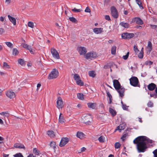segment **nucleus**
Segmentation results:
<instances>
[{
  "mask_svg": "<svg viewBox=\"0 0 157 157\" xmlns=\"http://www.w3.org/2000/svg\"><path fill=\"white\" fill-rule=\"evenodd\" d=\"M97 56V54L95 52H91L86 54L85 56L86 59H92V58H96Z\"/></svg>",
  "mask_w": 157,
  "mask_h": 157,
  "instance_id": "39448f33",
  "label": "nucleus"
},
{
  "mask_svg": "<svg viewBox=\"0 0 157 157\" xmlns=\"http://www.w3.org/2000/svg\"><path fill=\"white\" fill-rule=\"evenodd\" d=\"M116 47L115 46H113L111 48V54L114 55L116 52Z\"/></svg>",
  "mask_w": 157,
  "mask_h": 157,
  "instance_id": "c85d7f7f",
  "label": "nucleus"
},
{
  "mask_svg": "<svg viewBox=\"0 0 157 157\" xmlns=\"http://www.w3.org/2000/svg\"><path fill=\"white\" fill-rule=\"evenodd\" d=\"M18 62L19 64L21 65H23L24 64L25 62L23 59H19L18 60Z\"/></svg>",
  "mask_w": 157,
  "mask_h": 157,
  "instance_id": "a19ab883",
  "label": "nucleus"
},
{
  "mask_svg": "<svg viewBox=\"0 0 157 157\" xmlns=\"http://www.w3.org/2000/svg\"><path fill=\"white\" fill-rule=\"evenodd\" d=\"M115 147L116 149H118L121 147V144L119 142H116L115 144Z\"/></svg>",
  "mask_w": 157,
  "mask_h": 157,
  "instance_id": "79ce46f5",
  "label": "nucleus"
},
{
  "mask_svg": "<svg viewBox=\"0 0 157 157\" xmlns=\"http://www.w3.org/2000/svg\"><path fill=\"white\" fill-rule=\"evenodd\" d=\"M72 10L75 13L80 12L81 10V9H76L75 8Z\"/></svg>",
  "mask_w": 157,
  "mask_h": 157,
  "instance_id": "a18cd8bd",
  "label": "nucleus"
},
{
  "mask_svg": "<svg viewBox=\"0 0 157 157\" xmlns=\"http://www.w3.org/2000/svg\"><path fill=\"white\" fill-rule=\"evenodd\" d=\"M136 1L137 3L138 4V5L139 6L140 8L141 9H143V7L142 6V2L140 0H136Z\"/></svg>",
  "mask_w": 157,
  "mask_h": 157,
  "instance_id": "4c0bfd02",
  "label": "nucleus"
},
{
  "mask_svg": "<svg viewBox=\"0 0 157 157\" xmlns=\"http://www.w3.org/2000/svg\"><path fill=\"white\" fill-rule=\"evenodd\" d=\"M76 136L79 138L82 139L84 137L85 135L82 132H78L77 133Z\"/></svg>",
  "mask_w": 157,
  "mask_h": 157,
  "instance_id": "4be33fe9",
  "label": "nucleus"
},
{
  "mask_svg": "<svg viewBox=\"0 0 157 157\" xmlns=\"http://www.w3.org/2000/svg\"><path fill=\"white\" fill-rule=\"evenodd\" d=\"M86 150V148L84 147H83L81 149V151L79 152V153H81L82 152L85 151Z\"/></svg>",
  "mask_w": 157,
  "mask_h": 157,
  "instance_id": "0e129e2a",
  "label": "nucleus"
},
{
  "mask_svg": "<svg viewBox=\"0 0 157 157\" xmlns=\"http://www.w3.org/2000/svg\"><path fill=\"white\" fill-rule=\"evenodd\" d=\"M85 11L86 12H90V9L88 7H87L85 10Z\"/></svg>",
  "mask_w": 157,
  "mask_h": 157,
  "instance_id": "e2e57ef3",
  "label": "nucleus"
},
{
  "mask_svg": "<svg viewBox=\"0 0 157 157\" xmlns=\"http://www.w3.org/2000/svg\"><path fill=\"white\" fill-rule=\"evenodd\" d=\"M82 119L83 122L86 125H90L92 120V118L90 115L86 114L82 117Z\"/></svg>",
  "mask_w": 157,
  "mask_h": 157,
  "instance_id": "f03ea898",
  "label": "nucleus"
},
{
  "mask_svg": "<svg viewBox=\"0 0 157 157\" xmlns=\"http://www.w3.org/2000/svg\"><path fill=\"white\" fill-rule=\"evenodd\" d=\"M122 108L123 109L125 110H126L128 109V106H126L125 105H124V104H123V105L122 106Z\"/></svg>",
  "mask_w": 157,
  "mask_h": 157,
  "instance_id": "864d4df0",
  "label": "nucleus"
},
{
  "mask_svg": "<svg viewBox=\"0 0 157 157\" xmlns=\"http://www.w3.org/2000/svg\"><path fill=\"white\" fill-rule=\"evenodd\" d=\"M87 105L88 107L90 109H95L96 107L97 104L95 103L89 102Z\"/></svg>",
  "mask_w": 157,
  "mask_h": 157,
  "instance_id": "f3484780",
  "label": "nucleus"
},
{
  "mask_svg": "<svg viewBox=\"0 0 157 157\" xmlns=\"http://www.w3.org/2000/svg\"><path fill=\"white\" fill-rule=\"evenodd\" d=\"M73 78L76 81V84L77 85H80L81 84H79V83H78V81L79 80L80 81V77L77 74H75L74 75Z\"/></svg>",
  "mask_w": 157,
  "mask_h": 157,
  "instance_id": "aec40b11",
  "label": "nucleus"
},
{
  "mask_svg": "<svg viewBox=\"0 0 157 157\" xmlns=\"http://www.w3.org/2000/svg\"><path fill=\"white\" fill-rule=\"evenodd\" d=\"M113 84L115 89L118 90L119 88H120L121 85L118 80L114 79L113 80Z\"/></svg>",
  "mask_w": 157,
  "mask_h": 157,
  "instance_id": "ddd939ff",
  "label": "nucleus"
},
{
  "mask_svg": "<svg viewBox=\"0 0 157 157\" xmlns=\"http://www.w3.org/2000/svg\"><path fill=\"white\" fill-rule=\"evenodd\" d=\"M98 140L100 142L103 143L105 142V138L104 136H101L98 138Z\"/></svg>",
  "mask_w": 157,
  "mask_h": 157,
  "instance_id": "f704fd0d",
  "label": "nucleus"
},
{
  "mask_svg": "<svg viewBox=\"0 0 157 157\" xmlns=\"http://www.w3.org/2000/svg\"><path fill=\"white\" fill-rule=\"evenodd\" d=\"M150 26L151 27V28L153 29H155L156 28L157 25H150Z\"/></svg>",
  "mask_w": 157,
  "mask_h": 157,
  "instance_id": "69168bd1",
  "label": "nucleus"
},
{
  "mask_svg": "<svg viewBox=\"0 0 157 157\" xmlns=\"http://www.w3.org/2000/svg\"><path fill=\"white\" fill-rule=\"evenodd\" d=\"M28 25L29 27L31 28H33L34 26V23L32 21L28 22Z\"/></svg>",
  "mask_w": 157,
  "mask_h": 157,
  "instance_id": "ea45409f",
  "label": "nucleus"
},
{
  "mask_svg": "<svg viewBox=\"0 0 157 157\" xmlns=\"http://www.w3.org/2000/svg\"><path fill=\"white\" fill-rule=\"evenodd\" d=\"M147 106L148 107H151L153 106V104L151 101H149L147 104Z\"/></svg>",
  "mask_w": 157,
  "mask_h": 157,
  "instance_id": "de8ad7c7",
  "label": "nucleus"
},
{
  "mask_svg": "<svg viewBox=\"0 0 157 157\" xmlns=\"http://www.w3.org/2000/svg\"><path fill=\"white\" fill-rule=\"evenodd\" d=\"M109 112L110 113H111L113 116H115L116 114V111L111 108H109Z\"/></svg>",
  "mask_w": 157,
  "mask_h": 157,
  "instance_id": "a878e982",
  "label": "nucleus"
},
{
  "mask_svg": "<svg viewBox=\"0 0 157 157\" xmlns=\"http://www.w3.org/2000/svg\"><path fill=\"white\" fill-rule=\"evenodd\" d=\"M133 142L136 144V149L138 152H144L146 151L148 143H151L152 141L145 136H140L135 139Z\"/></svg>",
  "mask_w": 157,
  "mask_h": 157,
  "instance_id": "f257e3e1",
  "label": "nucleus"
},
{
  "mask_svg": "<svg viewBox=\"0 0 157 157\" xmlns=\"http://www.w3.org/2000/svg\"><path fill=\"white\" fill-rule=\"evenodd\" d=\"M116 90L119 93L120 96L122 97L124 96V88L121 87L120 88H119L118 90Z\"/></svg>",
  "mask_w": 157,
  "mask_h": 157,
  "instance_id": "6ab92c4d",
  "label": "nucleus"
},
{
  "mask_svg": "<svg viewBox=\"0 0 157 157\" xmlns=\"http://www.w3.org/2000/svg\"><path fill=\"white\" fill-rule=\"evenodd\" d=\"M156 85L155 84L151 83L147 86V88L149 90L152 91L156 88Z\"/></svg>",
  "mask_w": 157,
  "mask_h": 157,
  "instance_id": "dca6fc26",
  "label": "nucleus"
},
{
  "mask_svg": "<svg viewBox=\"0 0 157 157\" xmlns=\"http://www.w3.org/2000/svg\"><path fill=\"white\" fill-rule=\"evenodd\" d=\"M51 52L54 58L58 59L59 58V55L57 50L54 48H52L51 49Z\"/></svg>",
  "mask_w": 157,
  "mask_h": 157,
  "instance_id": "6e6552de",
  "label": "nucleus"
},
{
  "mask_svg": "<svg viewBox=\"0 0 157 157\" xmlns=\"http://www.w3.org/2000/svg\"><path fill=\"white\" fill-rule=\"evenodd\" d=\"M10 2V0H6L5 3L7 4H9Z\"/></svg>",
  "mask_w": 157,
  "mask_h": 157,
  "instance_id": "338daca9",
  "label": "nucleus"
},
{
  "mask_svg": "<svg viewBox=\"0 0 157 157\" xmlns=\"http://www.w3.org/2000/svg\"><path fill=\"white\" fill-rule=\"evenodd\" d=\"M107 96L109 98H112V96L109 91H106Z\"/></svg>",
  "mask_w": 157,
  "mask_h": 157,
  "instance_id": "052dcab7",
  "label": "nucleus"
},
{
  "mask_svg": "<svg viewBox=\"0 0 157 157\" xmlns=\"http://www.w3.org/2000/svg\"><path fill=\"white\" fill-rule=\"evenodd\" d=\"M59 75L58 70L56 68L53 69L49 74L48 79H49L56 78Z\"/></svg>",
  "mask_w": 157,
  "mask_h": 157,
  "instance_id": "20e7f679",
  "label": "nucleus"
},
{
  "mask_svg": "<svg viewBox=\"0 0 157 157\" xmlns=\"http://www.w3.org/2000/svg\"><path fill=\"white\" fill-rule=\"evenodd\" d=\"M19 52L18 50L16 48H13V54L14 56H16L17 55Z\"/></svg>",
  "mask_w": 157,
  "mask_h": 157,
  "instance_id": "72a5a7b5",
  "label": "nucleus"
},
{
  "mask_svg": "<svg viewBox=\"0 0 157 157\" xmlns=\"http://www.w3.org/2000/svg\"><path fill=\"white\" fill-rule=\"evenodd\" d=\"M69 139L67 138H63L61 139L60 143L59 146L63 147L68 142Z\"/></svg>",
  "mask_w": 157,
  "mask_h": 157,
  "instance_id": "f8f14e48",
  "label": "nucleus"
},
{
  "mask_svg": "<svg viewBox=\"0 0 157 157\" xmlns=\"http://www.w3.org/2000/svg\"><path fill=\"white\" fill-rule=\"evenodd\" d=\"M134 50L135 52H138L139 51L136 45H134L133 47Z\"/></svg>",
  "mask_w": 157,
  "mask_h": 157,
  "instance_id": "13d9d810",
  "label": "nucleus"
},
{
  "mask_svg": "<svg viewBox=\"0 0 157 157\" xmlns=\"http://www.w3.org/2000/svg\"><path fill=\"white\" fill-rule=\"evenodd\" d=\"M27 157H35L33 154L29 155Z\"/></svg>",
  "mask_w": 157,
  "mask_h": 157,
  "instance_id": "774afa93",
  "label": "nucleus"
},
{
  "mask_svg": "<svg viewBox=\"0 0 157 157\" xmlns=\"http://www.w3.org/2000/svg\"><path fill=\"white\" fill-rule=\"evenodd\" d=\"M29 48H30V49L28 50H29L30 53L32 54H33L35 52V51L31 48V46Z\"/></svg>",
  "mask_w": 157,
  "mask_h": 157,
  "instance_id": "6e6d98bb",
  "label": "nucleus"
},
{
  "mask_svg": "<svg viewBox=\"0 0 157 157\" xmlns=\"http://www.w3.org/2000/svg\"><path fill=\"white\" fill-rule=\"evenodd\" d=\"M144 56V52H141L138 54V57L140 59L143 58Z\"/></svg>",
  "mask_w": 157,
  "mask_h": 157,
  "instance_id": "c03bdc74",
  "label": "nucleus"
},
{
  "mask_svg": "<svg viewBox=\"0 0 157 157\" xmlns=\"http://www.w3.org/2000/svg\"><path fill=\"white\" fill-rule=\"evenodd\" d=\"M153 62L150 61H147L145 62V64L146 65H150L153 64Z\"/></svg>",
  "mask_w": 157,
  "mask_h": 157,
  "instance_id": "49530a36",
  "label": "nucleus"
},
{
  "mask_svg": "<svg viewBox=\"0 0 157 157\" xmlns=\"http://www.w3.org/2000/svg\"><path fill=\"white\" fill-rule=\"evenodd\" d=\"M147 48L148 49L149 52H150L152 49V45L151 42L150 41L148 42V45Z\"/></svg>",
  "mask_w": 157,
  "mask_h": 157,
  "instance_id": "cd10ccee",
  "label": "nucleus"
},
{
  "mask_svg": "<svg viewBox=\"0 0 157 157\" xmlns=\"http://www.w3.org/2000/svg\"><path fill=\"white\" fill-rule=\"evenodd\" d=\"M78 98L81 100H82L84 99L83 95L82 94L78 93L77 94Z\"/></svg>",
  "mask_w": 157,
  "mask_h": 157,
  "instance_id": "e433bc0d",
  "label": "nucleus"
},
{
  "mask_svg": "<svg viewBox=\"0 0 157 157\" xmlns=\"http://www.w3.org/2000/svg\"><path fill=\"white\" fill-rule=\"evenodd\" d=\"M77 50L81 55H84L87 52L86 49L84 47H78Z\"/></svg>",
  "mask_w": 157,
  "mask_h": 157,
  "instance_id": "1a4fd4ad",
  "label": "nucleus"
},
{
  "mask_svg": "<svg viewBox=\"0 0 157 157\" xmlns=\"http://www.w3.org/2000/svg\"><path fill=\"white\" fill-rule=\"evenodd\" d=\"M132 22H135L138 25H142L143 22L142 20L139 17H135L132 20Z\"/></svg>",
  "mask_w": 157,
  "mask_h": 157,
  "instance_id": "4468645a",
  "label": "nucleus"
},
{
  "mask_svg": "<svg viewBox=\"0 0 157 157\" xmlns=\"http://www.w3.org/2000/svg\"><path fill=\"white\" fill-rule=\"evenodd\" d=\"M105 19L108 21H109L110 19V18L109 15H106L105 16Z\"/></svg>",
  "mask_w": 157,
  "mask_h": 157,
  "instance_id": "bf43d9fd",
  "label": "nucleus"
},
{
  "mask_svg": "<svg viewBox=\"0 0 157 157\" xmlns=\"http://www.w3.org/2000/svg\"><path fill=\"white\" fill-rule=\"evenodd\" d=\"M120 25L126 28H128L129 27V25L127 23L121 22L120 23Z\"/></svg>",
  "mask_w": 157,
  "mask_h": 157,
  "instance_id": "393cba45",
  "label": "nucleus"
},
{
  "mask_svg": "<svg viewBox=\"0 0 157 157\" xmlns=\"http://www.w3.org/2000/svg\"><path fill=\"white\" fill-rule=\"evenodd\" d=\"M8 17L9 18V20L14 25H16V20L15 18L13 17L10 16V15H8Z\"/></svg>",
  "mask_w": 157,
  "mask_h": 157,
  "instance_id": "412c9836",
  "label": "nucleus"
},
{
  "mask_svg": "<svg viewBox=\"0 0 157 157\" xmlns=\"http://www.w3.org/2000/svg\"><path fill=\"white\" fill-rule=\"evenodd\" d=\"M59 122L61 123H63L65 121V120L61 113L59 115Z\"/></svg>",
  "mask_w": 157,
  "mask_h": 157,
  "instance_id": "b1692460",
  "label": "nucleus"
},
{
  "mask_svg": "<svg viewBox=\"0 0 157 157\" xmlns=\"http://www.w3.org/2000/svg\"><path fill=\"white\" fill-rule=\"evenodd\" d=\"M33 152L36 155H38L39 154V151L36 148H35L34 149Z\"/></svg>",
  "mask_w": 157,
  "mask_h": 157,
  "instance_id": "4d7b16f0",
  "label": "nucleus"
},
{
  "mask_svg": "<svg viewBox=\"0 0 157 157\" xmlns=\"http://www.w3.org/2000/svg\"><path fill=\"white\" fill-rule=\"evenodd\" d=\"M0 114L7 117L9 116V114L7 112H2L0 113Z\"/></svg>",
  "mask_w": 157,
  "mask_h": 157,
  "instance_id": "37998d69",
  "label": "nucleus"
},
{
  "mask_svg": "<svg viewBox=\"0 0 157 157\" xmlns=\"http://www.w3.org/2000/svg\"><path fill=\"white\" fill-rule=\"evenodd\" d=\"M153 153L154 155V157H157V149L154 150Z\"/></svg>",
  "mask_w": 157,
  "mask_h": 157,
  "instance_id": "603ef678",
  "label": "nucleus"
},
{
  "mask_svg": "<svg viewBox=\"0 0 157 157\" xmlns=\"http://www.w3.org/2000/svg\"><path fill=\"white\" fill-rule=\"evenodd\" d=\"M5 43L10 48H12L13 47V44L10 42H5Z\"/></svg>",
  "mask_w": 157,
  "mask_h": 157,
  "instance_id": "c756f323",
  "label": "nucleus"
},
{
  "mask_svg": "<svg viewBox=\"0 0 157 157\" xmlns=\"http://www.w3.org/2000/svg\"><path fill=\"white\" fill-rule=\"evenodd\" d=\"M47 134L51 138H53L55 136L54 132L52 130H49L47 132Z\"/></svg>",
  "mask_w": 157,
  "mask_h": 157,
  "instance_id": "5701e85b",
  "label": "nucleus"
},
{
  "mask_svg": "<svg viewBox=\"0 0 157 157\" xmlns=\"http://www.w3.org/2000/svg\"><path fill=\"white\" fill-rule=\"evenodd\" d=\"M125 128V124H121L117 127L116 129H115V132L117 130H118L120 132L121 130L124 129Z\"/></svg>",
  "mask_w": 157,
  "mask_h": 157,
  "instance_id": "2eb2a0df",
  "label": "nucleus"
},
{
  "mask_svg": "<svg viewBox=\"0 0 157 157\" xmlns=\"http://www.w3.org/2000/svg\"><path fill=\"white\" fill-rule=\"evenodd\" d=\"M5 30L3 28H0V35H2L5 33Z\"/></svg>",
  "mask_w": 157,
  "mask_h": 157,
  "instance_id": "3c124183",
  "label": "nucleus"
},
{
  "mask_svg": "<svg viewBox=\"0 0 157 157\" xmlns=\"http://www.w3.org/2000/svg\"><path fill=\"white\" fill-rule=\"evenodd\" d=\"M134 36L133 33H125L121 34V37L124 39H129L132 38Z\"/></svg>",
  "mask_w": 157,
  "mask_h": 157,
  "instance_id": "0eeeda50",
  "label": "nucleus"
},
{
  "mask_svg": "<svg viewBox=\"0 0 157 157\" xmlns=\"http://www.w3.org/2000/svg\"><path fill=\"white\" fill-rule=\"evenodd\" d=\"M150 96L151 97H153L155 98H157V95L156 94H151Z\"/></svg>",
  "mask_w": 157,
  "mask_h": 157,
  "instance_id": "5fc2aeb1",
  "label": "nucleus"
},
{
  "mask_svg": "<svg viewBox=\"0 0 157 157\" xmlns=\"http://www.w3.org/2000/svg\"><path fill=\"white\" fill-rule=\"evenodd\" d=\"M103 29L102 28H95L93 29V32L96 34H100L103 32Z\"/></svg>",
  "mask_w": 157,
  "mask_h": 157,
  "instance_id": "a211bd4d",
  "label": "nucleus"
},
{
  "mask_svg": "<svg viewBox=\"0 0 157 157\" xmlns=\"http://www.w3.org/2000/svg\"><path fill=\"white\" fill-rule=\"evenodd\" d=\"M14 146L16 148H23L24 147V145H21L19 144H15L14 145Z\"/></svg>",
  "mask_w": 157,
  "mask_h": 157,
  "instance_id": "c9c22d12",
  "label": "nucleus"
},
{
  "mask_svg": "<svg viewBox=\"0 0 157 157\" xmlns=\"http://www.w3.org/2000/svg\"><path fill=\"white\" fill-rule=\"evenodd\" d=\"M50 146L52 148L55 149L56 148V144L55 142L54 141H52L50 144Z\"/></svg>",
  "mask_w": 157,
  "mask_h": 157,
  "instance_id": "473e14b6",
  "label": "nucleus"
},
{
  "mask_svg": "<svg viewBox=\"0 0 157 157\" xmlns=\"http://www.w3.org/2000/svg\"><path fill=\"white\" fill-rule=\"evenodd\" d=\"M21 45L24 48H26L27 49H29L31 47L30 46H29L27 44L22 43L21 44Z\"/></svg>",
  "mask_w": 157,
  "mask_h": 157,
  "instance_id": "7c9ffc66",
  "label": "nucleus"
},
{
  "mask_svg": "<svg viewBox=\"0 0 157 157\" xmlns=\"http://www.w3.org/2000/svg\"><path fill=\"white\" fill-rule=\"evenodd\" d=\"M56 106L58 109H62L64 106V104L62 98L59 97L56 101Z\"/></svg>",
  "mask_w": 157,
  "mask_h": 157,
  "instance_id": "423d86ee",
  "label": "nucleus"
},
{
  "mask_svg": "<svg viewBox=\"0 0 157 157\" xmlns=\"http://www.w3.org/2000/svg\"><path fill=\"white\" fill-rule=\"evenodd\" d=\"M129 54V52H128L125 55L123 56V58L124 60L127 59L128 57Z\"/></svg>",
  "mask_w": 157,
  "mask_h": 157,
  "instance_id": "09e8293b",
  "label": "nucleus"
},
{
  "mask_svg": "<svg viewBox=\"0 0 157 157\" xmlns=\"http://www.w3.org/2000/svg\"><path fill=\"white\" fill-rule=\"evenodd\" d=\"M3 68L5 69H8L10 68V67L7 63L4 62L3 63Z\"/></svg>",
  "mask_w": 157,
  "mask_h": 157,
  "instance_id": "bb28decb",
  "label": "nucleus"
},
{
  "mask_svg": "<svg viewBox=\"0 0 157 157\" xmlns=\"http://www.w3.org/2000/svg\"><path fill=\"white\" fill-rule=\"evenodd\" d=\"M14 156V157H23L21 154L20 153L16 154Z\"/></svg>",
  "mask_w": 157,
  "mask_h": 157,
  "instance_id": "8fccbe9b",
  "label": "nucleus"
},
{
  "mask_svg": "<svg viewBox=\"0 0 157 157\" xmlns=\"http://www.w3.org/2000/svg\"><path fill=\"white\" fill-rule=\"evenodd\" d=\"M111 13L113 17L115 18H117L118 17V12L116 8L113 6L111 8Z\"/></svg>",
  "mask_w": 157,
  "mask_h": 157,
  "instance_id": "9d476101",
  "label": "nucleus"
},
{
  "mask_svg": "<svg viewBox=\"0 0 157 157\" xmlns=\"http://www.w3.org/2000/svg\"><path fill=\"white\" fill-rule=\"evenodd\" d=\"M88 74L91 77L93 78L94 77L95 75V72L93 71H89L88 72Z\"/></svg>",
  "mask_w": 157,
  "mask_h": 157,
  "instance_id": "2f4dec72",
  "label": "nucleus"
},
{
  "mask_svg": "<svg viewBox=\"0 0 157 157\" xmlns=\"http://www.w3.org/2000/svg\"><path fill=\"white\" fill-rule=\"evenodd\" d=\"M129 80L130 84L132 86L135 87H140L139 80L137 77H132L129 79Z\"/></svg>",
  "mask_w": 157,
  "mask_h": 157,
  "instance_id": "7ed1b4c3",
  "label": "nucleus"
},
{
  "mask_svg": "<svg viewBox=\"0 0 157 157\" xmlns=\"http://www.w3.org/2000/svg\"><path fill=\"white\" fill-rule=\"evenodd\" d=\"M69 20L71 22L74 23H77L78 21L76 19L73 17H71L69 18Z\"/></svg>",
  "mask_w": 157,
  "mask_h": 157,
  "instance_id": "58836bf2",
  "label": "nucleus"
},
{
  "mask_svg": "<svg viewBox=\"0 0 157 157\" xmlns=\"http://www.w3.org/2000/svg\"><path fill=\"white\" fill-rule=\"evenodd\" d=\"M78 83H79V84H81L80 85H79L80 86H83L84 85V83L80 79V80L78 81Z\"/></svg>",
  "mask_w": 157,
  "mask_h": 157,
  "instance_id": "680f3d73",
  "label": "nucleus"
},
{
  "mask_svg": "<svg viewBox=\"0 0 157 157\" xmlns=\"http://www.w3.org/2000/svg\"><path fill=\"white\" fill-rule=\"evenodd\" d=\"M6 94L7 97L10 99L15 98L16 96L15 94L11 90L7 91L6 92Z\"/></svg>",
  "mask_w": 157,
  "mask_h": 157,
  "instance_id": "9b49d317",
  "label": "nucleus"
}]
</instances>
